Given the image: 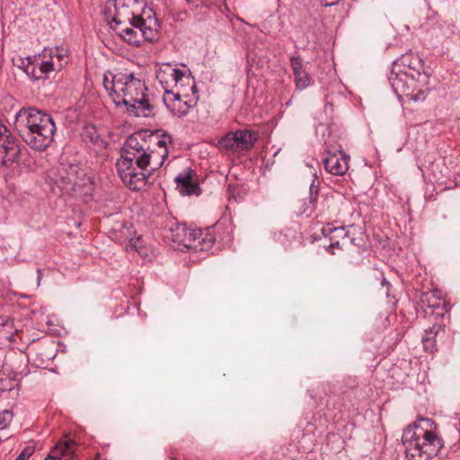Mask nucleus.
Instances as JSON below:
<instances>
[{
  "instance_id": "obj_15",
  "label": "nucleus",
  "mask_w": 460,
  "mask_h": 460,
  "mask_svg": "<svg viewBox=\"0 0 460 460\" xmlns=\"http://www.w3.org/2000/svg\"><path fill=\"white\" fill-rule=\"evenodd\" d=\"M21 155V147L14 137H6L0 143V164L6 168H12L18 164Z\"/></svg>"
},
{
  "instance_id": "obj_11",
  "label": "nucleus",
  "mask_w": 460,
  "mask_h": 460,
  "mask_svg": "<svg viewBox=\"0 0 460 460\" xmlns=\"http://www.w3.org/2000/svg\"><path fill=\"white\" fill-rule=\"evenodd\" d=\"M105 15L107 19H111V28L113 30L132 23L137 19H144L134 13L130 6L126 4V0H107Z\"/></svg>"
},
{
  "instance_id": "obj_25",
  "label": "nucleus",
  "mask_w": 460,
  "mask_h": 460,
  "mask_svg": "<svg viewBox=\"0 0 460 460\" xmlns=\"http://www.w3.org/2000/svg\"><path fill=\"white\" fill-rule=\"evenodd\" d=\"M319 181L316 180H313L310 189H309V197H308V205L304 208L303 213H312L315 208V203L318 199V191H319Z\"/></svg>"
},
{
  "instance_id": "obj_10",
  "label": "nucleus",
  "mask_w": 460,
  "mask_h": 460,
  "mask_svg": "<svg viewBox=\"0 0 460 460\" xmlns=\"http://www.w3.org/2000/svg\"><path fill=\"white\" fill-rule=\"evenodd\" d=\"M78 173V165L60 163L49 171V178L62 193L70 194L75 190Z\"/></svg>"
},
{
  "instance_id": "obj_38",
  "label": "nucleus",
  "mask_w": 460,
  "mask_h": 460,
  "mask_svg": "<svg viewBox=\"0 0 460 460\" xmlns=\"http://www.w3.org/2000/svg\"><path fill=\"white\" fill-rule=\"evenodd\" d=\"M421 421L425 422L427 425H429L430 428L434 425V422L430 421L428 419H420Z\"/></svg>"
},
{
  "instance_id": "obj_5",
  "label": "nucleus",
  "mask_w": 460,
  "mask_h": 460,
  "mask_svg": "<svg viewBox=\"0 0 460 460\" xmlns=\"http://www.w3.org/2000/svg\"><path fill=\"white\" fill-rule=\"evenodd\" d=\"M160 24L155 17L137 19L136 22L115 30L128 44L139 46L143 40L153 41L157 38Z\"/></svg>"
},
{
  "instance_id": "obj_37",
  "label": "nucleus",
  "mask_w": 460,
  "mask_h": 460,
  "mask_svg": "<svg viewBox=\"0 0 460 460\" xmlns=\"http://www.w3.org/2000/svg\"><path fill=\"white\" fill-rule=\"evenodd\" d=\"M186 2L192 7L198 8L199 0H186Z\"/></svg>"
},
{
  "instance_id": "obj_35",
  "label": "nucleus",
  "mask_w": 460,
  "mask_h": 460,
  "mask_svg": "<svg viewBox=\"0 0 460 460\" xmlns=\"http://www.w3.org/2000/svg\"><path fill=\"white\" fill-rule=\"evenodd\" d=\"M111 81L110 82L107 75H104L103 86H104L105 90L109 93L110 96L113 99L115 97V95H114L113 91L111 88Z\"/></svg>"
},
{
  "instance_id": "obj_12",
  "label": "nucleus",
  "mask_w": 460,
  "mask_h": 460,
  "mask_svg": "<svg viewBox=\"0 0 460 460\" xmlns=\"http://www.w3.org/2000/svg\"><path fill=\"white\" fill-rule=\"evenodd\" d=\"M148 139L149 134L146 133L137 132L130 135L122 147L121 155L135 158V163L137 165L138 160L140 161V158L143 157L142 155L149 148Z\"/></svg>"
},
{
  "instance_id": "obj_23",
  "label": "nucleus",
  "mask_w": 460,
  "mask_h": 460,
  "mask_svg": "<svg viewBox=\"0 0 460 460\" xmlns=\"http://www.w3.org/2000/svg\"><path fill=\"white\" fill-rule=\"evenodd\" d=\"M15 332L16 331L13 328L12 321L6 320L3 323H0V343L4 341H13Z\"/></svg>"
},
{
  "instance_id": "obj_31",
  "label": "nucleus",
  "mask_w": 460,
  "mask_h": 460,
  "mask_svg": "<svg viewBox=\"0 0 460 460\" xmlns=\"http://www.w3.org/2000/svg\"><path fill=\"white\" fill-rule=\"evenodd\" d=\"M50 454L53 456H57L58 460H61V457L64 456H69V453L62 447L61 444H59V442L57 443L54 447H52Z\"/></svg>"
},
{
  "instance_id": "obj_3",
  "label": "nucleus",
  "mask_w": 460,
  "mask_h": 460,
  "mask_svg": "<svg viewBox=\"0 0 460 460\" xmlns=\"http://www.w3.org/2000/svg\"><path fill=\"white\" fill-rule=\"evenodd\" d=\"M402 441L409 460H429L444 446L443 440L431 429H424L416 423L403 430Z\"/></svg>"
},
{
  "instance_id": "obj_41",
  "label": "nucleus",
  "mask_w": 460,
  "mask_h": 460,
  "mask_svg": "<svg viewBox=\"0 0 460 460\" xmlns=\"http://www.w3.org/2000/svg\"><path fill=\"white\" fill-rule=\"evenodd\" d=\"M381 283H382L383 286H388L389 285L388 281L385 278L382 279V282Z\"/></svg>"
},
{
  "instance_id": "obj_13",
  "label": "nucleus",
  "mask_w": 460,
  "mask_h": 460,
  "mask_svg": "<svg viewBox=\"0 0 460 460\" xmlns=\"http://www.w3.org/2000/svg\"><path fill=\"white\" fill-rule=\"evenodd\" d=\"M420 304L425 314L434 316L435 320L443 318L447 313V303L433 291L423 293L420 298Z\"/></svg>"
},
{
  "instance_id": "obj_22",
  "label": "nucleus",
  "mask_w": 460,
  "mask_h": 460,
  "mask_svg": "<svg viewBox=\"0 0 460 460\" xmlns=\"http://www.w3.org/2000/svg\"><path fill=\"white\" fill-rule=\"evenodd\" d=\"M82 138L85 143L93 144L99 148H105L107 143L100 137L96 128L92 125L85 126L82 131Z\"/></svg>"
},
{
  "instance_id": "obj_7",
  "label": "nucleus",
  "mask_w": 460,
  "mask_h": 460,
  "mask_svg": "<svg viewBox=\"0 0 460 460\" xmlns=\"http://www.w3.org/2000/svg\"><path fill=\"white\" fill-rule=\"evenodd\" d=\"M116 169L122 181L131 190H138L144 188L151 173L148 169H139L135 158L123 157L117 160Z\"/></svg>"
},
{
  "instance_id": "obj_26",
  "label": "nucleus",
  "mask_w": 460,
  "mask_h": 460,
  "mask_svg": "<svg viewBox=\"0 0 460 460\" xmlns=\"http://www.w3.org/2000/svg\"><path fill=\"white\" fill-rule=\"evenodd\" d=\"M296 86L298 90H304L310 85L312 78L305 70L294 74Z\"/></svg>"
},
{
  "instance_id": "obj_33",
  "label": "nucleus",
  "mask_w": 460,
  "mask_h": 460,
  "mask_svg": "<svg viewBox=\"0 0 460 460\" xmlns=\"http://www.w3.org/2000/svg\"><path fill=\"white\" fill-rule=\"evenodd\" d=\"M6 137H11L8 128L0 121V143Z\"/></svg>"
},
{
  "instance_id": "obj_20",
  "label": "nucleus",
  "mask_w": 460,
  "mask_h": 460,
  "mask_svg": "<svg viewBox=\"0 0 460 460\" xmlns=\"http://www.w3.org/2000/svg\"><path fill=\"white\" fill-rule=\"evenodd\" d=\"M234 134L236 137L235 147L239 152L251 149L258 139L257 134L248 129H238Z\"/></svg>"
},
{
  "instance_id": "obj_8",
  "label": "nucleus",
  "mask_w": 460,
  "mask_h": 460,
  "mask_svg": "<svg viewBox=\"0 0 460 460\" xmlns=\"http://www.w3.org/2000/svg\"><path fill=\"white\" fill-rule=\"evenodd\" d=\"M395 75H399L400 78L411 77V80L424 84H427L429 78V75L424 70L422 59L411 52L402 55L393 63L391 76Z\"/></svg>"
},
{
  "instance_id": "obj_2",
  "label": "nucleus",
  "mask_w": 460,
  "mask_h": 460,
  "mask_svg": "<svg viewBox=\"0 0 460 460\" xmlns=\"http://www.w3.org/2000/svg\"><path fill=\"white\" fill-rule=\"evenodd\" d=\"M111 88L115 95L113 102L116 105H125L127 111L137 117L151 116L153 106L145 93L147 88L141 80L135 78L132 74L114 75Z\"/></svg>"
},
{
  "instance_id": "obj_6",
  "label": "nucleus",
  "mask_w": 460,
  "mask_h": 460,
  "mask_svg": "<svg viewBox=\"0 0 460 460\" xmlns=\"http://www.w3.org/2000/svg\"><path fill=\"white\" fill-rule=\"evenodd\" d=\"M148 150L142 155L138 160L139 169H148L150 173L159 169L164 160L168 157L167 144L172 143L171 136L168 134L149 133Z\"/></svg>"
},
{
  "instance_id": "obj_36",
  "label": "nucleus",
  "mask_w": 460,
  "mask_h": 460,
  "mask_svg": "<svg viewBox=\"0 0 460 460\" xmlns=\"http://www.w3.org/2000/svg\"><path fill=\"white\" fill-rule=\"evenodd\" d=\"M325 6H332L336 4L340 0H322Z\"/></svg>"
},
{
  "instance_id": "obj_34",
  "label": "nucleus",
  "mask_w": 460,
  "mask_h": 460,
  "mask_svg": "<svg viewBox=\"0 0 460 460\" xmlns=\"http://www.w3.org/2000/svg\"><path fill=\"white\" fill-rule=\"evenodd\" d=\"M66 51H64L63 49L59 50L58 48H56L54 51H51L50 58H53L54 57H56L59 61H61L64 58V57H66Z\"/></svg>"
},
{
  "instance_id": "obj_24",
  "label": "nucleus",
  "mask_w": 460,
  "mask_h": 460,
  "mask_svg": "<svg viewBox=\"0 0 460 460\" xmlns=\"http://www.w3.org/2000/svg\"><path fill=\"white\" fill-rule=\"evenodd\" d=\"M236 137H234V131L228 132L226 136L220 138L218 141V147L227 152H239L238 148L235 147Z\"/></svg>"
},
{
  "instance_id": "obj_27",
  "label": "nucleus",
  "mask_w": 460,
  "mask_h": 460,
  "mask_svg": "<svg viewBox=\"0 0 460 460\" xmlns=\"http://www.w3.org/2000/svg\"><path fill=\"white\" fill-rule=\"evenodd\" d=\"M52 70H54L53 63L51 61H44L40 64L37 70L34 66L31 68V75L35 80H40L43 78L44 74H47Z\"/></svg>"
},
{
  "instance_id": "obj_16",
  "label": "nucleus",
  "mask_w": 460,
  "mask_h": 460,
  "mask_svg": "<svg viewBox=\"0 0 460 460\" xmlns=\"http://www.w3.org/2000/svg\"><path fill=\"white\" fill-rule=\"evenodd\" d=\"M323 159V165L325 170L334 175H343L349 170V156L342 151L339 154H330Z\"/></svg>"
},
{
  "instance_id": "obj_1",
  "label": "nucleus",
  "mask_w": 460,
  "mask_h": 460,
  "mask_svg": "<svg viewBox=\"0 0 460 460\" xmlns=\"http://www.w3.org/2000/svg\"><path fill=\"white\" fill-rule=\"evenodd\" d=\"M14 128L22 141L36 151L51 146L57 129L51 115L34 107L22 108L17 112Z\"/></svg>"
},
{
  "instance_id": "obj_9",
  "label": "nucleus",
  "mask_w": 460,
  "mask_h": 460,
  "mask_svg": "<svg viewBox=\"0 0 460 460\" xmlns=\"http://www.w3.org/2000/svg\"><path fill=\"white\" fill-rule=\"evenodd\" d=\"M156 78L162 84L164 94L173 92V88H183L190 86L193 93L197 92V86L194 78L185 72L172 67L170 65H165L159 68L156 72Z\"/></svg>"
},
{
  "instance_id": "obj_32",
  "label": "nucleus",
  "mask_w": 460,
  "mask_h": 460,
  "mask_svg": "<svg viewBox=\"0 0 460 460\" xmlns=\"http://www.w3.org/2000/svg\"><path fill=\"white\" fill-rule=\"evenodd\" d=\"M34 453V447L31 446H26L15 460H26Z\"/></svg>"
},
{
  "instance_id": "obj_4",
  "label": "nucleus",
  "mask_w": 460,
  "mask_h": 460,
  "mask_svg": "<svg viewBox=\"0 0 460 460\" xmlns=\"http://www.w3.org/2000/svg\"><path fill=\"white\" fill-rule=\"evenodd\" d=\"M176 244L177 249L186 248L194 251H206L210 249L215 242L208 230L190 229L185 224L175 223L165 236Z\"/></svg>"
},
{
  "instance_id": "obj_28",
  "label": "nucleus",
  "mask_w": 460,
  "mask_h": 460,
  "mask_svg": "<svg viewBox=\"0 0 460 460\" xmlns=\"http://www.w3.org/2000/svg\"><path fill=\"white\" fill-rule=\"evenodd\" d=\"M13 412L9 410H4L0 412V430L4 429L13 420Z\"/></svg>"
},
{
  "instance_id": "obj_19",
  "label": "nucleus",
  "mask_w": 460,
  "mask_h": 460,
  "mask_svg": "<svg viewBox=\"0 0 460 460\" xmlns=\"http://www.w3.org/2000/svg\"><path fill=\"white\" fill-rule=\"evenodd\" d=\"M389 81L391 83L392 87L394 88L396 93L405 94L409 97L410 100L419 102L424 101L427 96V93L424 90H420L416 93H407L406 85L403 82L402 78L399 77V75H395V76H390Z\"/></svg>"
},
{
  "instance_id": "obj_21",
  "label": "nucleus",
  "mask_w": 460,
  "mask_h": 460,
  "mask_svg": "<svg viewBox=\"0 0 460 460\" xmlns=\"http://www.w3.org/2000/svg\"><path fill=\"white\" fill-rule=\"evenodd\" d=\"M322 234L324 236H329L332 242L331 246H340V241H343L349 238L348 231L345 226L334 227L332 225H327L322 228Z\"/></svg>"
},
{
  "instance_id": "obj_14",
  "label": "nucleus",
  "mask_w": 460,
  "mask_h": 460,
  "mask_svg": "<svg viewBox=\"0 0 460 460\" xmlns=\"http://www.w3.org/2000/svg\"><path fill=\"white\" fill-rule=\"evenodd\" d=\"M198 99V97H196ZM164 103L167 109L179 118L188 114L190 108L196 105L197 100H182L180 91L167 93L163 97Z\"/></svg>"
},
{
  "instance_id": "obj_18",
  "label": "nucleus",
  "mask_w": 460,
  "mask_h": 460,
  "mask_svg": "<svg viewBox=\"0 0 460 460\" xmlns=\"http://www.w3.org/2000/svg\"><path fill=\"white\" fill-rule=\"evenodd\" d=\"M445 334V324L435 323L425 332L422 337V343L425 350L433 352L437 349V339L441 340Z\"/></svg>"
},
{
  "instance_id": "obj_42",
  "label": "nucleus",
  "mask_w": 460,
  "mask_h": 460,
  "mask_svg": "<svg viewBox=\"0 0 460 460\" xmlns=\"http://www.w3.org/2000/svg\"><path fill=\"white\" fill-rule=\"evenodd\" d=\"M24 71L29 75L31 72H30V66L28 65L25 68H24Z\"/></svg>"
},
{
  "instance_id": "obj_40",
  "label": "nucleus",
  "mask_w": 460,
  "mask_h": 460,
  "mask_svg": "<svg viewBox=\"0 0 460 460\" xmlns=\"http://www.w3.org/2000/svg\"><path fill=\"white\" fill-rule=\"evenodd\" d=\"M1 384H3V382H1ZM1 389H2L3 391H11V390H12V387L7 388V387H5L4 385H2Z\"/></svg>"
},
{
  "instance_id": "obj_39",
  "label": "nucleus",
  "mask_w": 460,
  "mask_h": 460,
  "mask_svg": "<svg viewBox=\"0 0 460 460\" xmlns=\"http://www.w3.org/2000/svg\"><path fill=\"white\" fill-rule=\"evenodd\" d=\"M44 460H58V457H57V456H51V454L49 453V454L45 457V459H44Z\"/></svg>"
},
{
  "instance_id": "obj_29",
  "label": "nucleus",
  "mask_w": 460,
  "mask_h": 460,
  "mask_svg": "<svg viewBox=\"0 0 460 460\" xmlns=\"http://www.w3.org/2000/svg\"><path fill=\"white\" fill-rule=\"evenodd\" d=\"M290 65L293 70V74L297 73L299 71H303V59L299 56L292 57L290 58Z\"/></svg>"
},
{
  "instance_id": "obj_30",
  "label": "nucleus",
  "mask_w": 460,
  "mask_h": 460,
  "mask_svg": "<svg viewBox=\"0 0 460 460\" xmlns=\"http://www.w3.org/2000/svg\"><path fill=\"white\" fill-rule=\"evenodd\" d=\"M59 444L69 453L70 456H75V447L77 446L76 442L73 439H68L65 442L59 441Z\"/></svg>"
},
{
  "instance_id": "obj_17",
  "label": "nucleus",
  "mask_w": 460,
  "mask_h": 460,
  "mask_svg": "<svg viewBox=\"0 0 460 460\" xmlns=\"http://www.w3.org/2000/svg\"><path fill=\"white\" fill-rule=\"evenodd\" d=\"M194 173L190 169H187L180 173L176 178L177 189L182 195H199L200 188L193 178Z\"/></svg>"
}]
</instances>
